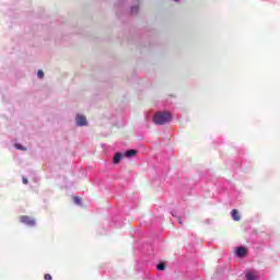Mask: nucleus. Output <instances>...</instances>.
<instances>
[{
	"label": "nucleus",
	"mask_w": 280,
	"mask_h": 280,
	"mask_svg": "<svg viewBox=\"0 0 280 280\" xmlns=\"http://www.w3.org/2000/svg\"><path fill=\"white\" fill-rule=\"evenodd\" d=\"M231 217L233 218V220L235 222H240V220H242V218L240 217V212L237 211V209H233L231 211Z\"/></svg>",
	"instance_id": "39448f33"
},
{
	"label": "nucleus",
	"mask_w": 280,
	"mask_h": 280,
	"mask_svg": "<svg viewBox=\"0 0 280 280\" xmlns=\"http://www.w3.org/2000/svg\"><path fill=\"white\" fill-rule=\"evenodd\" d=\"M20 222H22V224H26L27 226H36V220L32 219L28 215H21Z\"/></svg>",
	"instance_id": "f03ea898"
},
{
	"label": "nucleus",
	"mask_w": 280,
	"mask_h": 280,
	"mask_svg": "<svg viewBox=\"0 0 280 280\" xmlns=\"http://www.w3.org/2000/svg\"><path fill=\"white\" fill-rule=\"evenodd\" d=\"M247 280H258L259 276L257 275L256 271H249L245 275Z\"/></svg>",
	"instance_id": "20e7f679"
},
{
	"label": "nucleus",
	"mask_w": 280,
	"mask_h": 280,
	"mask_svg": "<svg viewBox=\"0 0 280 280\" xmlns=\"http://www.w3.org/2000/svg\"><path fill=\"white\" fill-rule=\"evenodd\" d=\"M73 200L75 205H80V202H82V199H80V197H74Z\"/></svg>",
	"instance_id": "f8f14e48"
},
{
	"label": "nucleus",
	"mask_w": 280,
	"mask_h": 280,
	"mask_svg": "<svg viewBox=\"0 0 280 280\" xmlns=\"http://www.w3.org/2000/svg\"><path fill=\"white\" fill-rule=\"evenodd\" d=\"M139 12V7H132L131 8V13L137 14Z\"/></svg>",
	"instance_id": "9b49d317"
},
{
	"label": "nucleus",
	"mask_w": 280,
	"mask_h": 280,
	"mask_svg": "<svg viewBox=\"0 0 280 280\" xmlns=\"http://www.w3.org/2000/svg\"><path fill=\"white\" fill-rule=\"evenodd\" d=\"M75 120H77V126H86L88 125L86 116L78 115Z\"/></svg>",
	"instance_id": "7ed1b4c3"
},
{
	"label": "nucleus",
	"mask_w": 280,
	"mask_h": 280,
	"mask_svg": "<svg viewBox=\"0 0 280 280\" xmlns=\"http://www.w3.org/2000/svg\"><path fill=\"white\" fill-rule=\"evenodd\" d=\"M16 150H25L21 144H15Z\"/></svg>",
	"instance_id": "4468645a"
},
{
	"label": "nucleus",
	"mask_w": 280,
	"mask_h": 280,
	"mask_svg": "<svg viewBox=\"0 0 280 280\" xmlns=\"http://www.w3.org/2000/svg\"><path fill=\"white\" fill-rule=\"evenodd\" d=\"M44 279H45V280H51L52 278H51V275L46 273V275L44 276Z\"/></svg>",
	"instance_id": "ddd939ff"
},
{
	"label": "nucleus",
	"mask_w": 280,
	"mask_h": 280,
	"mask_svg": "<svg viewBox=\"0 0 280 280\" xmlns=\"http://www.w3.org/2000/svg\"><path fill=\"white\" fill-rule=\"evenodd\" d=\"M175 1H178V0H175Z\"/></svg>",
	"instance_id": "dca6fc26"
},
{
	"label": "nucleus",
	"mask_w": 280,
	"mask_h": 280,
	"mask_svg": "<svg viewBox=\"0 0 280 280\" xmlns=\"http://www.w3.org/2000/svg\"><path fill=\"white\" fill-rule=\"evenodd\" d=\"M236 255L237 257H244L246 255V247H237Z\"/></svg>",
	"instance_id": "6e6552de"
},
{
	"label": "nucleus",
	"mask_w": 280,
	"mask_h": 280,
	"mask_svg": "<svg viewBox=\"0 0 280 280\" xmlns=\"http://www.w3.org/2000/svg\"><path fill=\"white\" fill-rule=\"evenodd\" d=\"M154 124L158 126H165L172 121V114L170 112H158L153 117Z\"/></svg>",
	"instance_id": "f257e3e1"
},
{
	"label": "nucleus",
	"mask_w": 280,
	"mask_h": 280,
	"mask_svg": "<svg viewBox=\"0 0 280 280\" xmlns=\"http://www.w3.org/2000/svg\"><path fill=\"white\" fill-rule=\"evenodd\" d=\"M137 154H138V151L135 150V149H131V150L126 151L125 156H127L128 159H130V158H132V156H137Z\"/></svg>",
	"instance_id": "423d86ee"
},
{
	"label": "nucleus",
	"mask_w": 280,
	"mask_h": 280,
	"mask_svg": "<svg viewBox=\"0 0 280 280\" xmlns=\"http://www.w3.org/2000/svg\"><path fill=\"white\" fill-rule=\"evenodd\" d=\"M22 183H23L24 185H27V183H28L27 178L23 177Z\"/></svg>",
	"instance_id": "2eb2a0df"
},
{
	"label": "nucleus",
	"mask_w": 280,
	"mask_h": 280,
	"mask_svg": "<svg viewBox=\"0 0 280 280\" xmlns=\"http://www.w3.org/2000/svg\"><path fill=\"white\" fill-rule=\"evenodd\" d=\"M124 154L122 153H116L114 156V163L117 165L118 163H121V159H124Z\"/></svg>",
	"instance_id": "0eeeda50"
},
{
	"label": "nucleus",
	"mask_w": 280,
	"mask_h": 280,
	"mask_svg": "<svg viewBox=\"0 0 280 280\" xmlns=\"http://www.w3.org/2000/svg\"><path fill=\"white\" fill-rule=\"evenodd\" d=\"M158 270H165V262H161L156 266Z\"/></svg>",
	"instance_id": "9d476101"
},
{
	"label": "nucleus",
	"mask_w": 280,
	"mask_h": 280,
	"mask_svg": "<svg viewBox=\"0 0 280 280\" xmlns=\"http://www.w3.org/2000/svg\"><path fill=\"white\" fill-rule=\"evenodd\" d=\"M37 77L39 78V80H43V78H45V72H43V70H38Z\"/></svg>",
	"instance_id": "1a4fd4ad"
}]
</instances>
